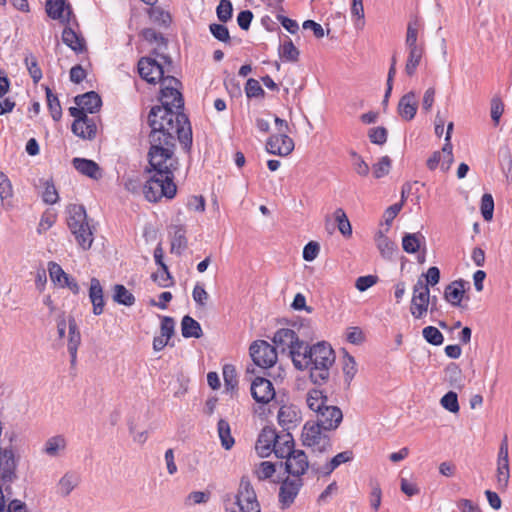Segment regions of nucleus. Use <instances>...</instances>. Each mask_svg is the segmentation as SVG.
Instances as JSON below:
<instances>
[{
  "instance_id": "f257e3e1",
  "label": "nucleus",
  "mask_w": 512,
  "mask_h": 512,
  "mask_svg": "<svg viewBox=\"0 0 512 512\" xmlns=\"http://www.w3.org/2000/svg\"><path fill=\"white\" fill-rule=\"evenodd\" d=\"M151 54L152 56L141 57L138 61V72L143 80L150 84H162L159 98L161 105L150 109L147 116L149 127L192 129L188 116L183 112L184 99L178 89L181 82L173 76L164 77V68L155 57H160L169 64L172 62L171 58L159 53L157 49L152 50Z\"/></svg>"
},
{
  "instance_id": "f03ea898",
  "label": "nucleus",
  "mask_w": 512,
  "mask_h": 512,
  "mask_svg": "<svg viewBox=\"0 0 512 512\" xmlns=\"http://www.w3.org/2000/svg\"><path fill=\"white\" fill-rule=\"evenodd\" d=\"M150 128L151 131L148 135L150 148L145 172L174 175L179 166L178 158L175 156L176 140L179 141L186 153H190L193 143L192 129L170 130L164 126Z\"/></svg>"
},
{
  "instance_id": "7ed1b4c3",
  "label": "nucleus",
  "mask_w": 512,
  "mask_h": 512,
  "mask_svg": "<svg viewBox=\"0 0 512 512\" xmlns=\"http://www.w3.org/2000/svg\"><path fill=\"white\" fill-rule=\"evenodd\" d=\"M335 358V352L327 342L322 341L311 346L306 343L299 358V361H302L300 368L297 369H308L311 382L322 386L330 378V368Z\"/></svg>"
},
{
  "instance_id": "20e7f679",
  "label": "nucleus",
  "mask_w": 512,
  "mask_h": 512,
  "mask_svg": "<svg viewBox=\"0 0 512 512\" xmlns=\"http://www.w3.org/2000/svg\"><path fill=\"white\" fill-rule=\"evenodd\" d=\"M67 225L70 232L74 235L77 244L83 249L91 248L94 237L90 226L86 209L83 205L70 204L67 207Z\"/></svg>"
},
{
  "instance_id": "39448f33",
  "label": "nucleus",
  "mask_w": 512,
  "mask_h": 512,
  "mask_svg": "<svg viewBox=\"0 0 512 512\" xmlns=\"http://www.w3.org/2000/svg\"><path fill=\"white\" fill-rule=\"evenodd\" d=\"M151 176L142 187L143 194L149 202H158L163 197L173 199L177 193L174 175L150 172Z\"/></svg>"
},
{
  "instance_id": "423d86ee",
  "label": "nucleus",
  "mask_w": 512,
  "mask_h": 512,
  "mask_svg": "<svg viewBox=\"0 0 512 512\" xmlns=\"http://www.w3.org/2000/svg\"><path fill=\"white\" fill-rule=\"evenodd\" d=\"M272 341L275 344L276 349H280L282 353H288L295 368H300L301 361H299V358L306 342L300 340L294 330L281 328L276 331Z\"/></svg>"
},
{
  "instance_id": "0eeeda50",
  "label": "nucleus",
  "mask_w": 512,
  "mask_h": 512,
  "mask_svg": "<svg viewBox=\"0 0 512 512\" xmlns=\"http://www.w3.org/2000/svg\"><path fill=\"white\" fill-rule=\"evenodd\" d=\"M323 431V428L316 422L312 424L307 422L302 431L303 445L312 448L313 452L319 453H324L331 449V439Z\"/></svg>"
},
{
  "instance_id": "6e6552de",
  "label": "nucleus",
  "mask_w": 512,
  "mask_h": 512,
  "mask_svg": "<svg viewBox=\"0 0 512 512\" xmlns=\"http://www.w3.org/2000/svg\"><path fill=\"white\" fill-rule=\"evenodd\" d=\"M68 110L70 115L75 118L71 126L72 132L82 139H94L97 133L94 119L88 117L85 110L80 106L70 107Z\"/></svg>"
},
{
  "instance_id": "1a4fd4ad",
  "label": "nucleus",
  "mask_w": 512,
  "mask_h": 512,
  "mask_svg": "<svg viewBox=\"0 0 512 512\" xmlns=\"http://www.w3.org/2000/svg\"><path fill=\"white\" fill-rule=\"evenodd\" d=\"M236 504L242 512H261L256 492L248 476H242L240 479Z\"/></svg>"
},
{
  "instance_id": "9d476101",
  "label": "nucleus",
  "mask_w": 512,
  "mask_h": 512,
  "mask_svg": "<svg viewBox=\"0 0 512 512\" xmlns=\"http://www.w3.org/2000/svg\"><path fill=\"white\" fill-rule=\"evenodd\" d=\"M250 356L255 365L261 368H270L277 362L275 346L265 340L254 341L249 348Z\"/></svg>"
},
{
  "instance_id": "9b49d317",
  "label": "nucleus",
  "mask_w": 512,
  "mask_h": 512,
  "mask_svg": "<svg viewBox=\"0 0 512 512\" xmlns=\"http://www.w3.org/2000/svg\"><path fill=\"white\" fill-rule=\"evenodd\" d=\"M430 303V290L427 284L419 279L413 287L410 312L415 319L422 318L428 310Z\"/></svg>"
},
{
  "instance_id": "f8f14e48",
  "label": "nucleus",
  "mask_w": 512,
  "mask_h": 512,
  "mask_svg": "<svg viewBox=\"0 0 512 512\" xmlns=\"http://www.w3.org/2000/svg\"><path fill=\"white\" fill-rule=\"evenodd\" d=\"M304 485L302 478L286 477L280 484L278 501L282 510L288 509L295 501Z\"/></svg>"
},
{
  "instance_id": "ddd939ff",
  "label": "nucleus",
  "mask_w": 512,
  "mask_h": 512,
  "mask_svg": "<svg viewBox=\"0 0 512 512\" xmlns=\"http://www.w3.org/2000/svg\"><path fill=\"white\" fill-rule=\"evenodd\" d=\"M510 479L509 470V457H508V443L505 437L499 447L498 458H497V489L505 491L508 488Z\"/></svg>"
},
{
  "instance_id": "4468645a",
  "label": "nucleus",
  "mask_w": 512,
  "mask_h": 512,
  "mask_svg": "<svg viewBox=\"0 0 512 512\" xmlns=\"http://www.w3.org/2000/svg\"><path fill=\"white\" fill-rule=\"evenodd\" d=\"M280 467H284L285 472L294 478H301L309 468L311 469V464L303 450H295V453L284 462H280Z\"/></svg>"
},
{
  "instance_id": "2eb2a0df",
  "label": "nucleus",
  "mask_w": 512,
  "mask_h": 512,
  "mask_svg": "<svg viewBox=\"0 0 512 512\" xmlns=\"http://www.w3.org/2000/svg\"><path fill=\"white\" fill-rule=\"evenodd\" d=\"M251 396L257 403L268 404L275 397L272 382L265 377H255L250 387Z\"/></svg>"
},
{
  "instance_id": "dca6fc26",
  "label": "nucleus",
  "mask_w": 512,
  "mask_h": 512,
  "mask_svg": "<svg viewBox=\"0 0 512 512\" xmlns=\"http://www.w3.org/2000/svg\"><path fill=\"white\" fill-rule=\"evenodd\" d=\"M316 423L323 428L324 431H331L338 428L343 420L341 409L335 405H327L322 411L316 413Z\"/></svg>"
},
{
  "instance_id": "f3484780",
  "label": "nucleus",
  "mask_w": 512,
  "mask_h": 512,
  "mask_svg": "<svg viewBox=\"0 0 512 512\" xmlns=\"http://www.w3.org/2000/svg\"><path fill=\"white\" fill-rule=\"evenodd\" d=\"M266 150L269 154L287 156L294 150V141L287 134H274L267 139Z\"/></svg>"
},
{
  "instance_id": "a211bd4d",
  "label": "nucleus",
  "mask_w": 512,
  "mask_h": 512,
  "mask_svg": "<svg viewBox=\"0 0 512 512\" xmlns=\"http://www.w3.org/2000/svg\"><path fill=\"white\" fill-rule=\"evenodd\" d=\"M278 434L276 429L270 426L264 427L257 439L256 450L261 457H268L272 453Z\"/></svg>"
},
{
  "instance_id": "6ab92c4d",
  "label": "nucleus",
  "mask_w": 512,
  "mask_h": 512,
  "mask_svg": "<svg viewBox=\"0 0 512 512\" xmlns=\"http://www.w3.org/2000/svg\"><path fill=\"white\" fill-rule=\"evenodd\" d=\"M277 418L279 425L283 430L288 432L301 421V412L298 407L293 404L282 405L278 411Z\"/></svg>"
},
{
  "instance_id": "aec40b11",
  "label": "nucleus",
  "mask_w": 512,
  "mask_h": 512,
  "mask_svg": "<svg viewBox=\"0 0 512 512\" xmlns=\"http://www.w3.org/2000/svg\"><path fill=\"white\" fill-rule=\"evenodd\" d=\"M89 299L92 304L93 314L96 316L101 315L105 307L104 291L100 281L95 277L90 280Z\"/></svg>"
},
{
  "instance_id": "412c9836",
  "label": "nucleus",
  "mask_w": 512,
  "mask_h": 512,
  "mask_svg": "<svg viewBox=\"0 0 512 512\" xmlns=\"http://www.w3.org/2000/svg\"><path fill=\"white\" fill-rule=\"evenodd\" d=\"M46 13L54 20L69 22V15L72 11L70 6L66 4V0H47Z\"/></svg>"
},
{
  "instance_id": "4be33fe9",
  "label": "nucleus",
  "mask_w": 512,
  "mask_h": 512,
  "mask_svg": "<svg viewBox=\"0 0 512 512\" xmlns=\"http://www.w3.org/2000/svg\"><path fill=\"white\" fill-rule=\"evenodd\" d=\"M72 165L80 174L91 179L98 180L102 177L100 166L93 160L75 157Z\"/></svg>"
},
{
  "instance_id": "5701e85b",
  "label": "nucleus",
  "mask_w": 512,
  "mask_h": 512,
  "mask_svg": "<svg viewBox=\"0 0 512 512\" xmlns=\"http://www.w3.org/2000/svg\"><path fill=\"white\" fill-rule=\"evenodd\" d=\"M77 106L82 107L86 113H97L102 106V99L95 91H89L74 98Z\"/></svg>"
},
{
  "instance_id": "b1692460",
  "label": "nucleus",
  "mask_w": 512,
  "mask_h": 512,
  "mask_svg": "<svg viewBox=\"0 0 512 512\" xmlns=\"http://www.w3.org/2000/svg\"><path fill=\"white\" fill-rule=\"evenodd\" d=\"M418 103L415 93L410 91L403 95L398 103V113L406 121H411L417 112Z\"/></svg>"
},
{
  "instance_id": "393cba45",
  "label": "nucleus",
  "mask_w": 512,
  "mask_h": 512,
  "mask_svg": "<svg viewBox=\"0 0 512 512\" xmlns=\"http://www.w3.org/2000/svg\"><path fill=\"white\" fill-rule=\"evenodd\" d=\"M294 444L292 434L286 432L285 434L278 435L277 442H275V447H273L272 452L277 458L287 459V457L295 453L296 449L294 448Z\"/></svg>"
},
{
  "instance_id": "a878e982",
  "label": "nucleus",
  "mask_w": 512,
  "mask_h": 512,
  "mask_svg": "<svg viewBox=\"0 0 512 512\" xmlns=\"http://www.w3.org/2000/svg\"><path fill=\"white\" fill-rule=\"evenodd\" d=\"M171 229V253L180 256L188 246L186 229L183 225H173Z\"/></svg>"
},
{
  "instance_id": "bb28decb",
  "label": "nucleus",
  "mask_w": 512,
  "mask_h": 512,
  "mask_svg": "<svg viewBox=\"0 0 512 512\" xmlns=\"http://www.w3.org/2000/svg\"><path fill=\"white\" fill-rule=\"evenodd\" d=\"M466 282L463 279H458L450 283L444 291V298L452 306H460L463 295L465 293Z\"/></svg>"
},
{
  "instance_id": "cd10ccee",
  "label": "nucleus",
  "mask_w": 512,
  "mask_h": 512,
  "mask_svg": "<svg viewBox=\"0 0 512 512\" xmlns=\"http://www.w3.org/2000/svg\"><path fill=\"white\" fill-rule=\"evenodd\" d=\"M62 41L76 53L86 50L84 38L71 27H65L62 32Z\"/></svg>"
},
{
  "instance_id": "c85d7f7f",
  "label": "nucleus",
  "mask_w": 512,
  "mask_h": 512,
  "mask_svg": "<svg viewBox=\"0 0 512 512\" xmlns=\"http://www.w3.org/2000/svg\"><path fill=\"white\" fill-rule=\"evenodd\" d=\"M181 333L184 338H200L203 335V330L198 321L185 315L181 320Z\"/></svg>"
},
{
  "instance_id": "c756f323",
  "label": "nucleus",
  "mask_w": 512,
  "mask_h": 512,
  "mask_svg": "<svg viewBox=\"0 0 512 512\" xmlns=\"http://www.w3.org/2000/svg\"><path fill=\"white\" fill-rule=\"evenodd\" d=\"M306 402L308 407L317 413L328 405V398L323 390L314 388L308 391Z\"/></svg>"
},
{
  "instance_id": "7c9ffc66",
  "label": "nucleus",
  "mask_w": 512,
  "mask_h": 512,
  "mask_svg": "<svg viewBox=\"0 0 512 512\" xmlns=\"http://www.w3.org/2000/svg\"><path fill=\"white\" fill-rule=\"evenodd\" d=\"M113 301L124 306H132L135 304V296L122 284L113 286Z\"/></svg>"
},
{
  "instance_id": "2f4dec72",
  "label": "nucleus",
  "mask_w": 512,
  "mask_h": 512,
  "mask_svg": "<svg viewBox=\"0 0 512 512\" xmlns=\"http://www.w3.org/2000/svg\"><path fill=\"white\" fill-rule=\"evenodd\" d=\"M81 344V333L73 316L68 318V351H78Z\"/></svg>"
},
{
  "instance_id": "473e14b6",
  "label": "nucleus",
  "mask_w": 512,
  "mask_h": 512,
  "mask_svg": "<svg viewBox=\"0 0 512 512\" xmlns=\"http://www.w3.org/2000/svg\"><path fill=\"white\" fill-rule=\"evenodd\" d=\"M44 90L50 115L54 121L58 122L62 117V107L58 96L54 94L48 86H44Z\"/></svg>"
},
{
  "instance_id": "72a5a7b5",
  "label": "nucleus",
  "mask_w": 512,
  "mask_h": 512,
  "mask_svg": "<svg viewBox=\"0 0 512 512\" xmlns=\"http://www.w3.org/2000/svg\"><path fill=\"white\" fill-rule=\"evenodd\" d=\"M424 241V236L420 233H405L402 238V247L406 253L414 254L421 246V241Z\"/></svg>"
},
{
  "instance_id": "f704fd0d",
  "label": "nucleus",
  "mask_w": 512,
  "mask_h": 512,
  "mask_svg": "<svg viewBox=\"0 0 512 512\" xmlns=\"http://www.w3.org/2000/svg\"><path fill=\"white\" fill-rule=\"evenodd\" d=\"M376 244L384 258H391L394 252L397 250L396 243L385 236L382 231H378L376 235Z\"/></svg>"
},
{
  "instance_id": "c9c22d12",
  "label": "nucleus",
  "mask_w": 512,
  "mask_h": 512,
  "mask_svg": "<svg viewBox=\"0 0 512 512\" xmlns=\"http://www.w3.org/2000/svg\"><path fill=\"white\" fill-rule=\"evenodd\" d=\"M217 430L222 447L225 450H230L233 447L235 440L231 435L229 423L225 419H220L217 424Z\"/></svg>"
},
{
  "instance_id": "e433bc0d",
  "label": "nucleus",
  "mask_w": 512,
  "mask_h": 512,
  "mask_svg": "<svg viewBox=\"0 0 512 512\" xmlns=\"http://www.w3.org/2000/svg\"><path fill=\"white\" fill-rule=\"evenodd\" d=\"M13 195L12 184L9 178L0 171V199L2 201V206L6 210L12 209L13 205L10 201H6L11 198Z\"/></svg>"
},
{
  "instance_id": "4c0bfd02",
  "label": "nucleus",
  "mask_w": 512,
  "mask_h": 512,
  "mask_svg": "<svg viewBox=\"0 0 512 512\" xmlns=\"http://www.w3.org/2000/svg\"><path fill=\"white\" fill-rule=\"evenodd\" d=\"M445 380L452 386L453 388L461 389L463 386L462 383V371L459 368V365L456 363H450L445 368Z\"/></svg>"
},
{
  "instance_id": "58836bf2",
  "label": "nucleus",
  "mask_w": 512,
  "mask_h": 512,
  "mask_svg": "<svg viewBox=\"0 0 512 512\" xmlns=\"http://www.w3.org/2000/svg\"><path fill=\"white\" fill-rule=\"evenodd\" d=\"M299 50L295 47L292 40L286 36V40L279 46V56L287 62H296L299 59Z\"/></svg>"
},
{
  "instance_id": "ea45409f",
  "label": "nucleus",
  "mask_w": 512,
  "mask_h": 512,
  "mask_svg": "<svg viewBox=\"0 0 512 512\" xmlns=\"http://www.w3.org/2000/svg\"><path fill=\"white\" fill-rule=\"evenodd\" d=\"M24 64L33 80V83L37 84L42 79L43 73L36 56L32 53H27L24 58Z\"/></svg>"
},
{
  "instance_id": "a19ab883",
  "label": "nucleus",
  "mask_w": 512,
  "mask_h": 512,
  "mask_svg": "<svg viewBox=\"0 0 512 512\" xmlns=\"http://www.w3.org/2000/svg\"><path fill=\"white\" fill-rule=\"evenodd\" d=\"M408 50L409 54L405 65V72L408 76H413L422 59L423 47Z\"/></svg>"
},
{
  "instance_id": "79ce46f5",
  "label": "nucleus",
  "mask_w": 512,
  "mask_h": 512,
  "mask_svg": "<svg viewBox=\"0 0 512 512\" xmlns=\"http://www.w3.org/2000/svg\"><path fill=\"white\" fill-rule=\"evenodd\" d=\"M498 161L500 168L506 178L512 172V153L508 145H503L498 150Z\"/></svg>"
},
{
  "instance_id": "37998d69",
  "label": "nucleus",
  "mask_w": 512,
  "mask_h": 512,
  "mask_svg": "<svg viewBox=\"0 0 512 512\" xmlns=\"http://www.w3.org/2000/svg\"><path fill=\"white\" fill-rule=\"evenodd\" d=\"M65 446V438L62 435H57L46 441L43 451L48 456L55 457L58 455L59 450L64 449Z\"/></svg>"
},
{
  "instance_id": "c03bdc74",
  "label": "nucleus",
  "mask_w": 512,
  "mask_h": 512,
  "mask_svg": "<svg viewBox=\"0 0 512 512\" xmlns=\"http://www.w3.org/2000/svg\"><path fill=\"white\" fill-rule=\"evenodd\" d=\"M392 167V160L389 156H382L372 166V174L375 179H381L389 174Z\"/></svg>"
},
{
  "instance_id": "a18cd8bd",
  "label": "nucleus",
  "mask_w": 512,
  "mask_h": 512,
  "mask_svg": "<svg viewBox=\"0 0 512 512\" xmlns=\"http://www.w3.org/2000/svg\"><path fill=\"white\" fill-rule=\"evenodd\" d=\"M334 216L340 233L345 237L351 236L352 226L345 211L342 208H337L334 212Z\"/></svg>"
},
{
  "instance_id": "49530a36",
  "label": "nucleus",
  "mask_w": 512,
  "mask_h": 512,
  "mask_svg": "<svg viewBox=\"0 0 512 512\" xmlns=\"http://www.w3.org/2000/svg\"><path fill=\"white\" fill-rule=\"evenodd\" d=\"M78 484V477L73 473H66L58 483L60 493L68 496Z\"/></svg>"
},
{
  "instance_id": "de8ad7c7",
  "label": "nucleus",
  "mask_w": 512,
  "mask_h": 512,
  "mask_svg": "<svg viewBox=\"0 0 512 512\" xmlns=\"http://www.w3.org/2000/svg\"><path fill=\"white\" fill-rule=\"evenodd\" d=\"M141 36L145 41L149 43H157L159 47H167V39L163 36L162 33L156 31L153 28H144L141 31Z\"/></svg>"
},
{
  "instance_id": "09e8293b",
  "label": "nucleus",
  "mask_w": 512,
  "mask_h": 512,
  "mask_svg": "<svg viewBox=\"0 0 512 512\" xmlns=\"http://www.w3.org/2000/svg\"><path fill=\"white\" fill-rule=\"evenodd\" d=\"M422 335L429 344L434 346H440L444 341L443 334L434 326L423 328Z\"/></svg>"
},
{
  "instance_id": "8fccbe9b",
  "label": "nucleus",
  "mask_w": 512,
  "mask_h": 512,
  "mask_svg": "<svg viewBox=\"0 0 512 512\" xmlns=\"http://www.w3.org/2000/svg\"><path fill=\"white\" fill-rule=\"evenodd\" d=\"M216 15L220 22H228L233 15V5L230 0H220L216 8Z\"/></svg>"
},
{
  "instance_id": "3c124183",
  "label": "nucleus",
  "mask_w": 512,
  "mask_h": 512,
  "mask_svg": "<svg viewBox=\"0 0 512 512\" xmlns=\"http://www.w3.org/2000/svg\"><path fill=\"white\" fill-rule=\"evenodd\" d=\"M223 378L227 390H234L238 385L237 372L235 366L226 364L223 367Z\"/></svg>"
},
{
  "instance_id": "603ef678",
  "label": "nucleus",
  "mask_w": 512,
  "mask_h": 512,
  "mask_svg": "<svg viewBox=\"0 0 512 512\" xmlns=\"http://www.w3.org/2000/svg\"><path fill=\"white\" fill-rule=\"evenodd\" d=\"M42 199L46 204L50 205L55 204L59 200V195L52 179L44 182Z\"/></svg>"
},
{
  "instance_id": "864d4df0",
  "label": "nucleus",
  "mask_w": 512,
  "mask_h": 512,
  "mask_svg": "<svg viewBox=\"0 0 512 512\" xmlns=\"http://www.w3.org/2000/svg\"><path fill=\"white\" fill-rule=\"evenodd\" d=\"M480 210L485 221L492 220L494 212V200L491 194L485 193L482 196Z\"/></svg>"
},
{
  "instance_id": "5fc2aeb1",
  "label": "nucleus",
  "mask_w": 512,
  "mask_h": 512,
  "mask_svg": "<svg viewBox=\"0 0 512 512\" xmlns=\"http://www.w3.org/2000/svg\"><path fill=\"white\" fill-rule=\"evenodd\" d=\"M209 31L215 39L223 43H230L231 37L228 28L224 24L212 23Z\"/></svg>"
},
{
  "instance_id": "6e6d98bb",
  "label": "nucleus",
  "mask_w": 512,
  "mask_h": 512,
  "mask_svg": "<svg viewBox=\"0 0 512 512\" xmlns=\"http://www.w3.org/2000/svg\"><path fill=\"white\" fill-rule=\"evenodd\" d=\"M245 93L247 98H263L265 96V91L261 87L258 80L254 78H249L245 85Z\"/></svg>"
},
{
  "instance_id": "4d7b16f0",
  "label": "nucleus",
  "mask_w": 512,
  "mask_h": 512,
  "mask_svg": "<svg viewBox=\"0 0 512 512\" xmlns=\"http://www.w3.org/2000/svg\"><path fill=\"white\" fill-rule=\"evenodd\" d=\"M368 137L371 143L382 146L387 142L388 132L385 127H373L369 129Z\"/></svg>"
},
{
  "instance_id": "13d9d810",
  "label": "nucleus",
  "mask_w": 512,
  "mask_h": 512,
  "mask_svg": "<svg viewBox=\"0 0 512 512\" xmlns=\"http://www.w3.org/2000/svg\"><path fill=\"white\" fill-rule=\"evenodd\" d=\"M441 405L451 413L459 412V403L457 393L454 391L447 392L440 400Z\"/></svg>"
},
{
  "instance_id": "bf43d9fd",
  "label": "nucleus",
  "mask_w": 512,
  "mask_h": 512,
  "mask_svg": "<svg viewBox=\"0 0 512 512\" xmlns=\"http://www.w3.org/2000/svg\"><path fill=\"white\" fill-rule=\"evenodd\" d=\"M418 38V22L415 20L413 22H409L407 26L406 33V45L408 49L419 48L420 45L417 44Z\"/></svg>"
},
{
  "instance_id": "052dcab7",
  "label": "nucleus",
  "mask_w": 512,
  "mask_h": 512,
  "mask_svg": "<svg viewBox=\"0 0 512 512\" xmlns=\"http://www.w3.org/2000/svg\"><path fill=\"white\" fill-rule=\"evenodd\" d=\"M370 505L372 509L375 511H378L381 505V499H382V490L380 487V484L376 480L370 481Z\"/></svg>"
},
{
  "instance_id": "680f3d73",
  "label": "nucleus",
  "mask_w": 512,
  "mask_h": 512,
  "mask_svg": "<svg viewBox=\"0 0 512 512\" xmlns=\"http://www.w3.org/2000/svg\"><path fill=\"white\" fill-rule=\"evenodd\" d=\"M276 466L272 462L263 461L259 464V466L254 471L255 475L259 480H266L275 473Z\"/></svg>"
},
{
  "instance_id": "e2e57ef3",
  "label": "nucleus",
  "mask_w": 512,
  "mask_h": 512,
  "mask_svg": "<svg viewBox=\"0 0 512 512\" xmlns=\"http://www.w3.org/2000/svg\"><path fill=\"white\" fill-rule=\"evenodd\" d=\"M161 336L170 341L175 332V321L170 316H161Z\"/></svg>"
},
{
  "instance_id": "0e129e2a",
  "label": "nucleus",
  "mask_w": 512,
  "mask_h": 512,
  "mask_svg": "<svg viewBox=\"0 0 512 512\" xmlns=\"http://www.w3.org/2000/svg\"><path fill=\"white\" fill-rule=\"evenodd\" d=\"M48 270L51 281L59 285L63 283L64 277L68 275L67 273L64 272L62 267L56 262H49Z\"/></svg>"
},
{
  "instance_id": "69168bd1",
  "label": "nucleus",
  "mask_w": 512,
  "mask_h": 512,
  "mask_svg": "<svg viewBox=\"0 0 512 512\" xmlns=\"http://www.w3.org/2000/svg\"><path fill=\"white\" fill-rule=\"evenodd\" d=\"M193 300L198 306L204 307L207 304L209 295L201 283H196L192 291Z\"/></svg>"
},
{
  "instance_id": "338daca9",
  "label": "nucleus",
  "mask_w": 512,
  "mask_h": 512,
  "mask_svg": "<svg viewBox=\"0 0 512 512\" xmlns=\"http://www.w3.org/2000/svg\"><path fill=\"white\" fill-rule=\"evenodd\" d=\"M151 278L153 279V281H155L158 284V286L163 287V288L172 286L174 284L173 277H172L171 273L169 272L168 267H166V270H162V272L160 274L153 273L151 275Z\"/></svg>"
},
{
  "instance_id": "774afa93",
  "label": "nucleus",
  "mask_w": 512,
  "mask_h": 512,
  "mask_svg": "<svg viewBox=\"0 0 512 512\" xmlns=\"http://www.w3.org/2000/svg\"><path fill=\"white\" fill-rule=\"evenodd\" d=\"M319 252V243L315 241H310L304 246L302 256L305 261L311 262L317 258Z\"/></svg>"
}]
</instances>
